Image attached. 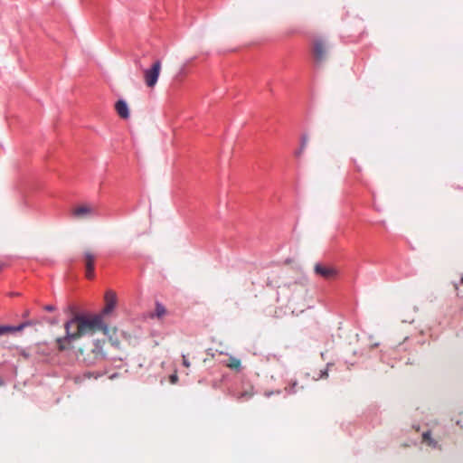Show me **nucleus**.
Listing matches in <instances>:
<instances>
[{"label":"nucleus","mask_w":463,"mask_h":463,"mask_svg":"<svg viewBox=\"0 0 463 463\" xmlns=\"http://www.w3.org/2000/svg\"><path fill=\"white\" fill-rule=\"evenodd\" d=\"M117 305V295L112 290L105 294V307L99 314H74L64 323L65 335L57 337L56 348L60 352L71 350L75 344L83 336H93L99 333L103 335L109 334V325L104 317L109 315Z\"/></svg>","instance_id":"f257e3e1"},{"label":"nucleus","mask_w":463,"mask_h":463,"mask_svg":"<svg viewBox=\"0 0 463 463\" xmlns=\"http://www.w3.org/2000/svg\"><path fill=\"white\" fill-rule=\"evenodd\" d=\"M85 335L88 340L78 348V354L87 366L96 365L107 359V341L105 338H98Z\"/></svg>","instance_id":"f03ea898"},{"label":"nucleus","mask_w":463,"mask_h":463,"mask_svg":"<svg viewBox=\"0 0 463 463\" xmlns=\"http://www.w3.org/2000/svg\"><path fill=\"white\" fill-rule=\"evenodd\" d=\"M279 294L287 300L288 306L289 308H292L293 313H302L306 308L309 307L308 289L302 283L295 281L288 285H284L280 288Z\"/></svg>","instance_id":"7ed1b4c3"},{"label":"nucleus","mask_w":463,"mask_h":463,"mask_svg":"<svg viewBox=\"0 0 463 463\" xmlns=\"http://www.w3.org/2000/svg\"><path fill=\"white\" fill-rule=\"evenodd\" d=\"M162 63L160 60L153 62L150 68L144 70L143 77L145 84L147 88L153 89L158 80L161 72Z\"/></svg>","instance_id":"20e7f679"},{"label":"nucleus","mask_w":463,"mask_h":463,"mask_svg":"<svg viewBox=\"0 0 463 463\" xmlns=\"http://www.w3.org/2000/svg\"><path fill=\"white\" fill-rule=\"evenodd\" d=\"M312 52L317 64L320 65L326 61L328 57V45L326 41L322 38H315L312 43Z\"/></svg>","instance_id":"39448f33"},{"label":"nucleus","mask_w":463,"mask_h":463,"mask_svg":"<svg viewBox=\"0 0 463 463\" xmlns=\"http://www.w3.org/2000/svg\"><path fill=\"white\" fill-rule=\"evenodd\" d=\"M97 254L91 249H85L82 252L81 261L85 268V276L88 279H92L95 276V261Z\"/></svg>","instance_id":"423d86ee"},{"label":"nucleus","mask_w":463,"mask_h":463,"mask_svg":"<svg viewBox=\"0 0 463 463\" xmlns=\"http://www.w3.org/2000/svg\"><path fill=\"white\" fill-rule=\"evenodd\" d=\"M97 214V208L89 203L75 206L71 211V215L75 220H84Z\"/></svg>","instance_id":"0eeeda50"},{"label":"nucleus","mask_w":463,"mask_h":463,"mask_svg":"<svg viewBox=\"0 0 463 463\" xmlns=\"http://www.w3.org/2000/svg\"><path fill=\"white\" fill-rule=\"evenodd\" d=\"M314 272L316 275L328 280L335 279L338 275V270L334 266L320 262L315 264Z\"/></svg>","instance_id":"6e6552de"},{"label":"nucleus","mask_w":463,"mask_h":463,"mask_svg":"<svg viewBox=\"0 0 463 463\" xmlns=\"http://www.w3.org/2000/svg\"><path fill=\"white\" fill-rule=\"evenodd\" d=\"M115 109L121 118L127 119L129 118V110L126 101L118 100L115 105Z\"/></svg>","instance_id":"1a4fd4ad"},{"label":"nucleus","mask_w":463,"mask_h":463,"mask_svg":"<svg viewBox=\"0 0 463 463\" xmlns=\"http://www.w3.org/2000/svg\"><path fill=\"white\" fill-rule=\"evenodd\" d=\"M30 322L22 323L17 326H0V335L8 334V333H14L22 331L25 326H30Z\"/></svg>","instance_id":"9d476101"},{"label":"nucleus","mask_w":463,"mask_h":463,"mask_svg":"<svg viewBox=\"0 0 463 463\" xmlns=\"http://www.w3.org/2000/svg\"><path fill=\"white\" fill-rule=\"evenodd\" d=\"M254 388L252 386H249L246 390L241 392L236 395V399L239 402H247L254 396Z\"/></svg>","instance_id":"9b49d317"},{"label":"nucleus","mask_w":463,"mask_h":463,"mask_svg":"<svg viewBox=\"0 0 463 463\" xmlns=\"http://www.w3.org/2000/svg\"><path fill=\"white\" fill-rule=\"evenodd\" d=\"M226 365L231 369L239 370L241 368V360L232 356L229 358Z\"/></svg>","instance_id":"f8f14e48"},{"label":"nucleus","mask_w":463,"mask_h":463,"mask_svg":"<svg viewBox=\"0 0 463 463\" xmlns=\"http://www.w3.org/2000/svg\"><path fill=\"white\" fill-rule=\"evenodd\" d=\"M166 314V309L165 307L160 304V303H156V309H155V314L153 315V317H156L157 318H162Z\"/></svg>","instance_id":"ddd939ff"},{"label":"nucleus","mask_w":463,"mask_h":463,"mask_svg":"<svg viewBox=\"0 0 463 463\" xmlns=\"http://www.w3.org/2000/svg\"><path fill=\"white\" fill-rule=\"evenodd\" d=\"M422 441L430 447H436L437 441L431 438L430 431H426L422 434Z\"/></svg>","instance_id":"4468645a"},{"label":"nucleus","mask_w":463,"mask_h":463,"mask_svg":"<svg viewBox=\"0 0 463 463\" xmlns=\"http://www.w3.org/2000/svg\"><path fill=\"white\" fill-rule=\"evenodd\" d=\"M307 141H308V138L306 135L302 136L301 137V144H300V146H301V151H304L306 146H307Z\"/></svg>","instance_id":"2eb2a0df"},{"label":"nucleus","mask_w":463,"mask_h":463,"mask_svg":"<svg viewBox=\"0 0 463 463\" xmlns=\"http://www.w3.org/2000/svg\"><path fill=\"white\" fill-rule=\"evenodd\" d=\"M177 381H178V377H177V375H176V374H172V375L170 376V382H171V383L175 384V383H177Z\"/></svg>","instance_id":"dca6fc26"},{"label":"nucleus","mask_w":463,"mask_h":463,"mask_svg":"<svg viewBox=\"0 0 463 463\" xmlns=\"http://www.w3.org/2000/svg\"><path fill=\"white\" fill-rule=\"evenodd\" d=\"M183 364L185 366V367H189L190 366V363L189 361L187 360L186 356L185 355H183Z\"/></svg>","instance_id":"f3484780"},{"label":"nucleus","mask_w":463,"mask_h":463,"mask_svg":"<svg viewBox=\"0 0 463 463\" xmlns=\"http://www.w3.org/2000/svg\"><path fill=\"white\" fill-rule=\"evenodd\" d=\"M44 309L47 311H53V310H55V307L53 306L49 305V306H45Z\"/></svg>","instance_id":"a211bd4d"},{"label":"nucleus","mask_w":463,"mask_h":463,"mask_svg":"<svg viewBox=\"0 0 463 463\" xmlns=\"http://www.w3.org/2000/svg\"><path fill=\"white\" fill-rule=\"evenodd\" d=\"M304 151H301V146L299 147V149L298 151H296L295 155L296 156L299 157L302 154H303Z\"/></svg>","instance_id":"6ab92c4d"},{"label":"nucleus","mask_w":463,"mask_h":463,"mask_svg":"<svg viewBox=\"0 0 463 463\" xmlns=\"http://www.w3.org/2000/svg\"><path fill=\"white\" fill-rule=\"evenodd\" d=\"M296 383H293V386L290 388V390L288 391L289 392H294L295 391H293V388L296 386Z\"/></svg>","instance_id":"aec40b11"},{"label":"nucleus","mask_w":463,"mask_h":463,"mask_svg":"<svg viewBox=\"0 0 463 463\" xmlns=\"http://www.w3.org/2000/svg\"><path fill=\"white\" fill-rule=\"evenodd\" d=\"M460 283L463 284V275H462V278L460 279Z\"/></svg>","instance_id":"412c9836"}]
</instances>
